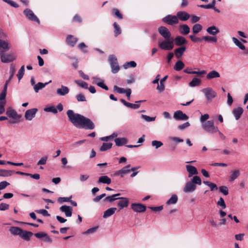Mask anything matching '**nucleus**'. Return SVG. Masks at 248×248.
I'll list each match as a JSON object with an SVG mask.
<instances>
[{"label":"nucleus","instance_id":"obj_1","mask_svg":"<svg viewBox=\"0 0 248 248\" xmlns=\"http://www.w3.org/2000/svg\"><path fill=\"white\" fill-rule=\"evenodd\" d=\"M66 114L69 121L78 128L93 130L95 127L94 123L90 119L75 113L73 110H68Z\"/></svg>","mask_w":248,"mask_h":248},{"label":"nucleus","instance_id":"obj_2","mask_svg":"<svg viewBox=\"0 0 248 248\" xmlns=\"http://www.w3.org/2000/svg\"><path fill=\"white\" fill-rule=\"evenodd\" d=\"M202 128L209 134H214L218 131V128L214 124L213 120H208L202 124Z\"/></svg>","mask_w":248,"mask_h":248},{"label":"nucleus","instance_id":"obj_3","mask_svg":"<svg viewBox=\"0 0 248 248\" xmlns=\"http://www.w3.org/2000/svg\"><path fill=\"white\" fill-rule=\"evenodd\" d=\"M158 47L164 50H170L174 47V43L172 38L167 39L162 41H159Z\"/></svg>","mask_w":248,"mask_h":248},{"label":"nucleus","instance_id":"obj_4","mask_svg":"<svg viewBox=\"0 0 248 248\" xmlns=\"http://www.w3.org/2000/svg\"><path fill=\"white\" fill-rule=\"evenodd\" d=\"M108 61L111 67V72L113 74L118 73L120 70V67L116 57L114 55H110L108 56Z\"/></svg>","mask_w":248,"mask_h":248},{"label":"nucleus","instance_id":"obj_5","mask_svg":"<svg viewBox=\"0 0 248 248\" xmlns=\"http://www.w3.org/2000/svg\"><path fill=\"white\" fill-rule=\"evenodd\" d=\"M202 92L204 93L208 102H211L212 99L216 97L217 95L216 92L210 87L204 88L202 89Z\"/></svg>","mask_w":248,"mask_h":248},{"label":"nucleus","instance_id":"obj_6","mask_svg":"<svg viewBox=\"0 0 248 248\" xmlns=\"http://www.w3.org/2000/svg\"><path fill=\"white\" fill-rule=\"evenodd\" d=\"M0 61L3 63H9L14 61L16 56L13 53H6L5 52L0 53Z\"/></svg>","mask_w":248,"mask_h":248},{"label":"nucleus","instance_id":"obj_7","mask_svg":"<svg viewBox=\"0 0 248 248\" xmlns=\"http://www.w3.org/2000/svg\"><path fill=\"white\" fill-rule=\"evenodd\" d=\"M120 101H121V102L122 103H123L126 107H127L128 108H132V109H136L139 108L140 105V103L145 101V100H140V101H136L135 102L136 104H132V103L126 102L124 99H121L120 100Z\"/></svg>","mask_w":248,"mask_h":248},{"label":"nucleus","instance_id":"obj_8","mask_svg":"<svg viewBox=\"0 0 248 248\" xmlns=\"http://www.w3.org/2000/svg\"><path fill=\"white\" fill-rule=\"evenodd\" d=\"M131 209L135 212H144L146 209L145 205L139 203H133L131 205Z\"/></svg>","mask_w":248,"mask_h":248},{"label":"nucleus","instance_id":"obj_9","mask_svg":"<svg viewBox=\"0 0 248 248\" xmlns=\"http://www.w3.org/2000/svg\"><path fill=\"white\" fill-rule=\"evenodd\" d=\"M158 32L165 39L170 38L171 33L169 30L164 26H161L158 29Z\"/></svg>","mask_w":248,"mask_h":248},{"label":"nucleus","instance_id":"obj_10","mask_svg":"<svg viewBox=\"0 0 248 248\" xmlns=\"http://www.w3.org/2000/svg\"><path fill=\"white\" fill-rule=\"evenodd\" d=\"M173 118L178 121H186L188 119V117L181 110L175 111L173 114Z\"/></svg>","mask_w":248,"mask_h":248},{"label":"nucleus","instance_id":"obj_11","mask_svg":"<svg viewBox=\"0 0 248 248\" xmlns=\"http://www.w3.org/2000/svg\"><path fill=\"white\" fill-rule=\"evenodd\" d=\"M162 21L169 25H173L178 23V16H165Z\"/></svg>","mask_w":248,"mask_h":248},{"label":"nucleus","instance_id":"obj_12","mask_svg":"<svg viewBox=\"0 0 248 248\" xmlns=\"http://www.w3.org/2000/svg\"><path fill=\"white\" fill-rule=\"evenodd\" d=\"M196 189V186L190 181L186 183L183 190L185 193H191L194 191Z\"/></svg>","mask_w":248,"mask_h":248},{"label":"nucleus","instance_id":"obj_13","mask_svg":"<svg viewBox=\"0 0 248 248\" xmlns=\"http://www.w3.org/2000/svg\"><path fill=\"white\" fill-rule=\"evenodd\" d=\"M38 109L36 108L28 109L26 110L25 113V118L26 120L31 121L35 117Z\"/></svg>","mask_w":248,"mask_h":248},{"label":"nucleus","instance_id":"obj_14","mask_svg":"<svg viewBox=\"0 0 248 248\" xmlns=\"http://www.w3.org/2000/svg\"><path fill=\"white\" fill-rule=\"evenodd\" d=\"M118 199L120 200L117 202V205L120 207L119 211L128 206L129 201L128 198L125 197H119Z\"/></svg>","mask_w":248,"mask_h":248},{"label":"nucleus","instance_id":"obj_15","mask_svg":"<svg viewBox=\"0 0 248 248\" xmlns=\"http://www.w3.org/2000/svg\"><path fill=\"white\" fill-rule=\"evenodd\" d=\"M6 115L10 118L14 120H18L21 118V116L18 115L16 111L11 108H9L6 110Z\"/></svg>","mask_w":248,"mask_h":248},{"label":"nucleus","instance_id":"obj_16","mask_svg":"<svg viewBox=\"0 0 248 248\" xmlns=\"http://www.w3.org/2000/svg\"><path fill=\"white\" fill-rule=\"evenodd\" d=\"M60 210L64 213L66 217H70L72 215L73 208L70 206L62 205L60 207Z\"/></svg>","mask_w":248,"mask_h":248},{"label":"nucleus","instance_id":"obj_17","mask_svg":"<svg viewBox=\"0 0 248 248\" xmlns=\"http://www.w3.org/2000/svg\"><path fill=\"white\" fill-rule=\"evenodd\" d=\"M187 171L188 172V177H191L194 175L198 174V171L196 168L193 166L187 165L186 166Z\"/></svg>","mask_w":248,"mask_h":248},{"label":"nucleus","instance_id":"obj_18","mask_svg":"<svg viewBox=\"0 0 248 248\" xmlns=\"http://www.w3.org/2000/svg\"><path fill=\"white\" fill-rule=\"evenodd\" d=\"M243 108L240 107L233 109L232 113L234 115L236 120H238L240 118L242 114L243 113Z\"/></svg>","mask_w":248,"mask_h":248},{"label":"nucleus","instance_id":"obj_19","mask_svg":"<svg viewBox=\"0 0 248 248\" xmlns=\"http://www.w3.org/2000/svg\"><path fill=\"white\" fill-rule=\"evenodd\" d=\"M78 41V38L72 35H68L66 38V43L71 47H74Z\"/></svg>","mask_w":248,"mask_h":248},{"label":"nucleus","instance_id":"obj_20","mask_svg":"<svg viewBox=\"0 0 248 248\" xmlns=\"http://www.w3.org/2000/svg\"><path fill=\"white\" fill-rule=\"evenodd\" d=\"M8 42L0 39V53L6 52L10 49Z\"/></svg>","mask_w":248,"mask_h":248},{"label":"nucleus","instance_id":"obj_21","mask_svg":"<svg viewBox=\"0 0 248 248\" xmlns=\"http://www.w3.org/2000/svg\"><path fill=\"white\" fill-rule=\"evenodd\" d=\"M69 92V88L63 85H61V88H58L56 90L57 93L61 96H64L68 94Z\"/></svg>","mask_w":248,"mask_h":248},{"label":"nucleus","instance_id":"obj_22","mask_svg":"<svg viewBox=\"0 0 248 248\" xmlns=\"http://www.w3.org/2000/svg\"><path fill=\"white\" fill-rule=\"evenodd\" d=\"M186 50V46H182L174 49V52L175 55V57L177 59H180L182 56L183 55L184 53Z\"/></svg>","mask_w":248,"mask_h":248},{"label":"nucleus","instance_id":"obj_23","mask_svg":"<svg viewBox=\"0 0 248 248\" xmlns=\"http://www.w3.org/2000/svg\"><path fill=\"white\" fill-rule=\"evenodd\" d=\"M206 31L210 35L215 36L219 32V29L215 26L213 25L207 28Z\"/></svg>","mask_w":248,"mask_h":248},{"label":"nucleus","instance_id":"obj_24","mask_svg":"<svg viewBox=\"0 0 248 248\" xmlns=\"http://www.w3.org/2000/svg\"><path fill=\"white\" fill-rule=\"evenodd\" d=\"M117 208L115 207H112L108 209L104 212L103 217L104 218H106L109 217L110 216H112L114 214Z\"/></svg>","mask_w":248,"mask_h":248},{"label":"nucleus","instance_id":"obj_25","mask_svg":"<svg viewBox=\"0 0 248 248\" xmlns=\"http://www.w3.org/2000/svg\"><path fill=\"white\" fill-rule=\"evenodd\" d=\"M175 44L177 46H181L186 43V39L181 36H178L176 37L174 39Z\"/></svg>","mask_w":248,"mask_h":248},{"label":"nucleus","instance_id":"obj_26","mask_svg":"<svg viewBox=\"0 0 248 248\" xmlns=\"http://www.w3.org/2000/svg\"><path fill=\"white\" fill-rule=\"evenodd\" d=\"M22 229L17 227H11L9 229L10 232L12 234L14 235H19V236L22 232Z\"/></svg>","mask_w":248,"mask_h":248},{"label":"nucleus","instance_id":"obj_27","mask_svg":"<svg viewBox=\"0 0 248 248\" xmlns=\"http://www.w3.org/2000/svg\"><path fill=\"white\" fill-rule=\"evenodd\" d=\"M114 141L117 146H121L126 144L128 140L125 138H118L114 140Z\"/></svg>","mask_w":248,"mask_h":248},{"label":"nucleus","instance_id":"obj_28","mask_svg":"<svg viewBox=\"0 0 248 248\" xmlns=\"http://www.w3.org/2000/svg\"><path fill=\"white\" fill-rule=\"evenodd\" d=\"M220 77L219 73L216 70H212L209 72L206 75L208 79H211Z\"/></svg>","mask_w":248,"mask_h":248},{"label":"nucleus","instance_id":"obj_29","mask_svg":"<svg viewBox=\"0 0 248 248\" xmlns=\"http://www.w3.org/2000/svg\"><path fill=\"white\" fill-rule=\"evenodd\" d=\"M232 42L240 49L244 50L246 49L245 46L244 45L242 42L235 37H232Z\"/></svg>","mask_w":248,"mask_h":248},{"label":"nucleus","instance_id":"obj_30","mask_svg":"<svg viewBox=\"0 0 248 248\" xmlns=\"http://www.w3.org/2000/svg\"><path fill=\"white\" fill-rule=\"evenodd\" d=\"M111 179L107 175L102 176L99 178L98 183L109 185L111 183Z\"/></svg>","mask_w":248,"mask_h":248},{"label":"nucleus","instance_id":"obj_31","mask_svg":"<svg viewBox=\"0 0 248 248\" xmlns=\"http://www.w3.org/2000/svg\"><path fill=\"white\" fill-rule=\"evenodd\" d=\"M33 233L31 232L22 230V232L20 237L26 241H29Z\"/></svg>","mask_w":248,"mask_h":248},{"label":"nucleus","instance_id":"obj_32","mask_svg":"<svg viewBox=\"0 0 248 248\" xmlns=\"http://www.w3.org/2000/svg\"><path fill=\"white\" fill-rule=\"evenodd\" d=\"M120 195H121L120 193H117V194H113L111 196H108V197H106L103 200V201L104 202H111L115 200H118V198H119V197H118V196H120Z\"/></svg>","mask_w":248,"mask_h":248},{"label":"nucleus","instance_id":"obj_33","mask_svg":"<svg viewBox=\"0 0 248 248\" xmlns=\"http://www.w3.org/2000/svg\"><path fill=\"white\" fill-rule=\"evenodd\" d=\"M50 82H51V80H50L49 82L45 83L42 82H38L33 87L35 92L38 93L40 90L44 88L46 85H47Z\"/></svg>","mask_w":248,"mask_h":248},{"label":"nucleus","instance_id":"obj_34","mask_svg":"<svg viewBox=\"0 0 248 248\" xmlns=\"http://www.w3.org/2000/svg\"><path fill=\"white\" fill-rule=\"evenodd\" d=\"M130 172V170H128V169H125L124 168H123L121 170H117L115 172L114 175L115 176H120L121 177H124V176L128 174Z\"/></svg>","mask_w":248,"mask_h":248},{"label":"nucleus","instance_id":"obj_35","mask_svg":"<svg viewBox=\"0 0 248 248\" xmlns=\"http://www.w3.org/2000/svg\"><path fill=\"white\" fill-rule=\"evenodd\" d=\"M15 171L0 169V176L8 177L15 173Z\"/></svg>","mask_w":248,"mask_h":248},{"label":"nucleus","instance_id":"obj_36","mask_svg":"<svg viewBox=\"0 0 248 248\" xmlns=\"http://www.w3.org/2000/svg\"><path fill=\"white\" fill-rule=\"evenodd\" d=\"M178 201V197L176 194H173L171 197L167 201L166 204L167 205L174 204L177 203Z\"/></svg>","mask_w":248,"mask_h":248},{"label":"nucleus","instance_id":"obj_37","mask_svg":"<svg viewBox=\"0 0 248 248\" xmlns=\"http://www.w3.org/2000/svg\"><path fill=\"white\" fill-rule=\"evenodd\" d=\"M185 66L184 62L182 61H177L174 66V69L177 71L181 70Z\"/></svg>","mask_w":248,"mask_h":248},{"label":"nucleus","instance_id":"obj_38","mask_svg":"<svg viewBox=\"0 0 248 248\" xmlns=\"http://www.w3.org/2000/svg\"><path fill=\"white\" fill-rule=\"evenodd\" d=\"M190 181L195 185H198L200 186L202 184V180L201 178L197 175L194 176L191 179Z\"/></svg>","mask_w":248,"mask_h":248},{"label":"nucleus","instance_id":"obj_39","mask_svg":"<svg viewBox=\"0 0 248 248\" xmlns=\"http://www.w3.org/2000/svg\"><path fill=\"white\" fill-rule=\"evenodd\" d=\"M203 183L210 187L211 191L216 190L218 189L217 185L215 183L210 182L209 181H203Z\"/></svg>","mask_w":248,"mask_h":248},{"label":"nucleus","instance_id":"obj_40","mask_svg":"<svg viewBox=\"0 0 248 248\" xmlns=\"http://www.w3.org/2000/svg\"><path fill=\"white\" fill-rule=\"evenodd\" d=\"M75 83H76L79 87L85 89H87L88 88V84L87 82L81 80H76L75 81Z\"/></svg>","mask_w":248,"mask_h":248},{"label":"nucleus","instance_id":"obj_41","mask_svg":"<svg viewBox=\"0 0 248 248\" xmlns=\"http://www.w3.org/2000/svg\"><path fill=\"white\" fill-rule=\"evenodd\" d=\"M201 84V80L197 78H194L189 83V86L192 87L199 86Z\"/></svg>","mask_w":248,"mask_h":248},{"label":"nucleus","instance_id":"obj_42","mask_svg":"<svg viewBox=\"0 0 248 248\" xmlns=\"http://www.w3.org/2000/svg\"><path fill=\"white\" fill-rule=\"evenodd\" d=\"M202 40L207 42H214L215 43H217V37L214 36H204L202 37Z\"/></svg>","mask_w":248,"mask_h":248},{"label":"nucleus","instance_id":"obj_43","mask_svg":"<svg viewBox=\"0 0 248 248\" xmlns=\"http://www.w3.org/2000/svg\"><path fill=\"white\" fill-rule=\"evenodd\" d=\"M92 79L93 80V83L94 84H96L97 86L100 87V84L102 85L103 83L104 82V81L97 77H92Z\"/></svg>","mask_w":248,"mask_h":248},{"label":"nucleus","instance_id":"obj_44","mask_svg":"<svg viewBox=\"0 0 248 248\" xmlns=\"http://www.w3.org/2000/svg\"><path fill=\"white\" fill-rule=\"evenodd\" d=\"M112 146V143H106L104 142L103 143L102 145L100 147L101 151H107L111 148Z\"/></svg>","mask_w":248,"mask_h":248},{"label":"nucleus","instance_id":"obj_45","mask_svg":"<svg viewBox=\"0 0 248 248\" xmlns=\"http://www.w3.org/2000/svg\"><path fill=\"white\" fill-rule=\"evenodd\" d=\"M44 110L46 112H52L54 114H56L58 113L57 108L53 106L46 107L44 108Z\"/></svg>","mask_w":248,"mask_h":248},{"label":"nucleus","instance_id":"obj_46","mask_svg":"<svg viewBox=\"0 0 248 248\" xmlns=\"http://www.w3.org/2000/svg\"><path fill=\"white\" fill-rule=\"evenodd\" d=\"M240 175V172L238 170H235L232 171L230 179L231 181H233L236 179Z\"/></svg>","mask_w":248,"mask_h":248},{"label":"nucleus","instance_id":"obj_47","mask_svg":"<svg viewBox=\"0 0 248 248\" xmlns=\"http://www.w3.org/2000/svg\"><path fill=\"white\" fill-rule=\"evenodd\" d=\"M137 66V63L134 61H130L129 62H125L123 65V67L124 69H127L128 67H135Z\"/></svg>","mask_w":248,"mask_h":248},{"label":"nucleus","instance_id":"obj_48","mask_svg":"<svg viewBox=\"0 0 248 248\" xmlns=\"http://www.w3.org/2000/svg\"><path fill=\"white\" fill-rule=\"evenodd\" d=\"M25 72V66L24 65H22L20 68L19 69L18 73L17 74V77L18 78V80L20 81V79L23 78Z\"/></svg>","mask_w":248,"mask_h":248},{"label":"nucleus","instance_id":"obj_49","mask_svg":"<svg viewBox=\"0 0 248 248\" xmlns=\"http://www.w3.org/2000/svg\"><path fill=\"white\" fill-rule=\"evenodd\" d=\"M16 71V65L14 64H11L10 67L9 74L10 78H13Z\"/></svg>","mask_w":248,"mask_h":248},{"label":"nucleus","instance_id":"obj_50","mask_svg":"<svg viewBox=\"0 0 248 248\" xmlns=\"http://www.w3.org/2000/svg\"><path fill=\"white\" fill-rule=\"evenodd\" d=\"M202 29V26L199 24L194 25L192 28V31L194 33H198Z\"/></svg>","mask_w":248,"mask_h":248},{"label":"nucleus","instance_id":"obj_51","mask_svg":"<svg viewBox=\"0 0 248 248\" xmlns=\"http://www.w3.org/2000/svg\"><path fill=\"white\" fill-rule=\"evenodd\" d=\"M113 26H114V28L115 29V30H114L115 35L116 36H117V35H118L119 34H120L121 33V30L120 26L116 22L114 23Z\"/></svg>","mask_w":248,"mask_h":248},{"label":"nucleus","instance_id":"obj_52","mask_svg":"<svg viewBox=\"0 0 248 248\" xmlns=\"http://www.w3.org/2000/svg\"><path fill=\"white\" fill-rule=\"evenodd\" d=\"M217 206H220L223 209L226 208V207L224 200L222 197H220L219 199V200L217 202Z\"/></svg>","mask_w":248,"mask_h":248},{"label":"nucleus","instance_id":"obj_53","mask_svg":"<svg viewBox=\"0 0 248 248\" xmlns=\"http://www.w3.org/2000/svg\"><path fill=\"white\" fill-rule=\"evenodd\" d=\"M216 1L214 0L211 3L207 4V5H199V7L205 8V9H211L214 8V6H215Z\"/></svg>","mask_w":248,"mask_h":248},{"label":"nucleus","instance_id":"obj_54","mask_svg":"<svg viewBox=\"0 0 248 248\" xmlns=\"http://www.w3.org/2000/svg\"><path fill=\"white\" fill-rule=\"evenodd\" d=\"M219 191L224 195H227L229 193L228 188L226 186H222L219 187Z\"/></svg>","mask_w":248,"mask_h":248},{"label":"nucleus","instance_id":"obj_55","mask_svg":"<svg viewBox=\"0 0 248 248\" xmlns=\"http://www.w3.org/2000/svg\"><path fill=\"white\" fill-rule=\"evenodd\" d=\"M209 118V115L208 114H204L203 115H202L200 118V121L201 123V124H203L204 123H206L207 120Z\"/></svg>","mask_w":248,"mask_h":248},{"label":"nucleus","instance_id":"obj_56","mask_svg":"<svg viewBox=\"0 0 248 248\" xmlns=\"http://www.w3.org/2000/svg\"><path fill=\"white\" fill-rule=\"evenodd\" d=\"M141 118L144 119L145 121L150 122L154 121L155 119V117H151L146 115L142 114L141 115Z\"/></svg>","mask_w":248,"mask_h":248},{"label":"nucleus","instance_id":"obj_57","mask_svg":"<svg viewBox=\"0 0 248 248\" xmlns=\"http://www.w3.org/2000/svg\"><path fill=\"white\" fill-rule=\"evenodd\" d=\"M183 31L181 33L184 35L187 34L190 31V29L187 25H183L181 26Z\"/></svg>","mask_w":248,"mask_h":248},{"label":"nucleus","instance_id":"obj_58","mask_svg":"<svg viewBox=\"0 0 248 248\" xmlns=\"http://www.w3.org/2000/svg\"><path fill=\"white\" fill-rule=\"evenodd\" d=\"M72 198V196H70L69 197H59L58 199V201L59 202H70L71 201V199Z\"/></svg>","mask_w":248,"mask_h":248},{"label":"nucleus","instance_id":"obj_59","mask_svg":"<svg viewBox=\"0 0 248 248\" xmlns=\"http://www.w3.org/2000/svg\"><path fill=\"white\" fill-rule=\"evenodd\" d=\"M98 227L96 226L88 229L86 231L84 232V234H91L95 232L98 229Z\"/></svg>","mask_w":248,"mask_h":248},{"label":"nucleus","instance_id":"obj_60","mask_svg":"<svg viewBox=\"0 0 248 248\" xmlns=\"http://www.w3.org/2000/svg\"><path fill=\"white\" fill-rule=\"evenodd\" d=\"M152 145L157 149L163 145V143L160 141L153 140L152 141Z\"/></svg>","mask_w":248,"mask_h":248},{"label":"nucleus","instance_id":"obj_61","mask_svg":"<svg viewBox=\"0 0 248 248\" xmlns=\"http://www.w3.org/2000/svg\"><path fill=\"white\" fill-rule=\"evenodd\" d=\"M113 90L119 93H124L126 90V89L124 88H120L116 85L114 86Z\"/></svg>","mask_w":248,"mask_h":248},{"label":"nucleus","instance_id":"obj_62","mask_svg":"<svg viewBox=\"0 0 248 248\" xmlns=\"http://www.w3.org/2000/svg\"><path fill=\"white\" fill-rule=\"evenodd\" d=\"M76 99L78 102H84L86 101L85 96L82 93L77 94Z\"/></svg>","mask_w":248,"mask_h":248},{"label":"nucleus","instance_id":"obj_63","mask_svg":"<svg viewBox=\"0 0 248 248\" xmlns=\"http://www.w3.org/2000/svg\"><path fill=\"white\" fill-rule=\"evenodd\" d=\"M36 212L42 214L45 217H49L50 214L48 213L47 211L45 209H40L35 211Z\"/></svg>","mask_w":248,"mask_h":248},{"label":"nucleus","instance_id":"obj_64","mask_svg":"<svg viewBox=\"0 0 248 248\" xmlns=\"http://www.w3.org/2000/svg\"><path fill=\"white\" fill-rule=\"evenodd\" d=\"M47 159V156H44L39 160V161L37 162V165H45L46 164V161Z\"/></svg>","mask_w":248,"mask_h":248}]
</instances>
